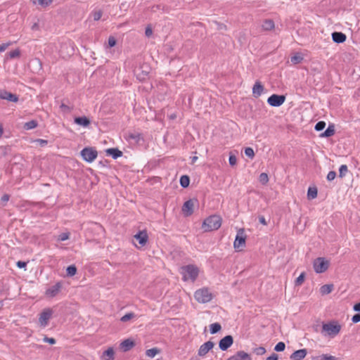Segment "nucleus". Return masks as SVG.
<instances>
[{
  "mask_svg": "<svg viewBox=\"0 0 360 360\" xmlns=\"http://www.w3.org/2000/svg\"><path fill=\"white\" fill-rule=\"evenodd\" d=\"M0 99L5 100L11 103L18 101V96L6 90H0Z\"/></svg>",
  "mask_w": 360,
  "mask_h": 360,
  "instance_id": "obj_10",
  "label": "nucleus"
},
{
  "mask_svg": "<svg viewBox=\"0 0 360 360\" xmlns=\"http://www.w3.org/2000/svg\"><path fill=\"white\" fill-rule=\"evenodd\" d=\"M114 350L112 347L108 348L105 351L101 356L102 360H113Z\"/></svg>",
  "mask_w": 360,
  "mask_h": 360,
  "instance_id": "obj_22",
  "label": "nucleus"
},
{
  "mask_svg": "<svg viewBox=\"0 0 360 360\" xmlns=\"http://www.w3.org/2000/svg\"><path fill=\"white\" fill-rule=\"evenodd\" d=\"M81 155L86 162H91L97 157V151L91 148H85L81 151Z\"/></svg>",
  "mask_w": 360,
  "mask_h": 360,
  "instance_id": "obj_7",
  "label": "nucleus"
},
{
  "mask_svg": "<svg viewBox=\"0 0 360 360\" xmlns=\"http://www.w3.org/2000/svg\"><path fill=\"white\" fill-rule=\"evenodd\" d=\"M317 196V189L316 188H309L307 192V197L309 199H314Z\"/></svg>",
  "mask_w": 360,
  "mask_h": 360,
  "instance_id": "obj_34",
  "label": "nucleus"
},
{
  "mask_svg": "<svg viewBox=\"0 0 360 360\" xmlns=\"http://www.w3.org/2000/svg\"><path fill=\"white\" fill-rule=\"evenodd\" d=\"M32 63L36 70L39 71L42 69V63H41V61L39 58H34L32 61Z\"/></svg>",
  "mask_w": 360,
  "mask_h": 360,
  "instance_id": "obj_33",
  "label": "nucleus"
},
{
  "mask_svg": "<svg viewBox=\"0 0 360 360\" xmlns=\"http://www.w3.org/2000/svg\"><path fill=\"white\" fill-rule=\"evenodd\" d=\"M214 342H212L211 341H208V342L204 343V351L205 350L206 352H208L209 350L212 349L214 347Z\"/></svg>",
  "mask_w": 360,
  "mask_h": 360,
  "instance_id": "obj_49",
  "label": "nucleus"
},
{
  "mask_svg": "<svg viewBox=\"0 0 360 360\" xmlns=\"http://www.w3.org/2000/svg\"><path fill=\"white\" fill-rule=\"evenodd\" d=\"M325 127H326L325 122L320 121L318 123H316V124L315 125L314 129H315L316 131H319L323 130L325 128Z\"/></svg>",
  "mask_w": 360,
  "mask_h": 360,
  "instance_id": "obj_47",
  "label": "nucleus"
},
{
  "mask_svg": "<svg viewBox=\"0 0 360 360\" xmlns=\"http://www.w3.org/2000/svg\"><path fill=\"white\" fill-rule=\"evenodd\" d=\"M233 343V338L231 335H226L219 342V347L221 350H227Z\"/></svg>",
  "mask_w": 360,
  "mask_h": 360,
  "instance_id": "obj_12",
  "label": "nucleus"
},
{
  "mask_svg": "<svg viewBox=\"0 0 360 360\" xmlns=\"http://www.w3.org/2000/svg\"><path fill=\"white\" fill-rule=\"evenodd\" d=\"M348 171V169H347V166L345 165H342L340 166V169H339V175L340 177H343L346 173Z\"/></svg>",
  "mask_w": 360,
  "mask_h": 360,
  "instance_id": "obj_46",
  "label": "nucleus"
},
{
  "mask_svg": "<svg viewBox=\"0 0 360 360\" xmlns=\"http://www.w3.org/2000/svg\"><path fill=\"white\" fill-rule=\"evenodd\" d=\"M145 34H146V37H151L153 34L152 29L150 27H146V30H145Z\"/></svg>",
  "mask_w": 360,
  "mask_h": 360,
  "instance_id": "obj_57",
  "label": "nucleus"
},
{
  "mask_svg": "<svg viewBox=\"0 0 360 360\" xmlns=\"http://www.w3.org/2000/svg\"><path fill=\"white\" fill-rule=\"evenodd\" d=\"M353 309L355 311H360V302L354 305Z\"/></svg>",
  "mask_w": 360,
  "mask_h": 360,
  "instance_id": "obj_64",
  "label": "nucleus"
},
{
  "mask_svg": "<svg viewBox=\"0 0 360 360\" xmlns=\"http://www.w3.org/2000/svg\"><path fill=\"white\" fill-rule=\"evenodd\" d=\"M108 44L109 47H114L117 44V40L114 37H110L108 39Z\"/></svg>",
  "mask_w": 360,
  "mask_h": 360,
  "instance_id": "obj_50",
  "label": "nucleus"
},
{
  "mask_svg": "<svg viewBox=\"0 0 360 360\" xmlns=\"http://www.w3.org/2000/svg\"><path fill=\"white\" fill-rule=\"evenodd\" d=\"M303 60V57L300 54H296L290 58V61L293 64H298Z\"/></svg>",
  "mask_w": 360,
  "mask_h": 360,
  "instance_id": "obj_36",
  "label": "nucleus"
},
{
  "mask_svg": "<svg viewBox=\"0 0 360 360\" xmlns=\"http://www.w3.org/2000/svg\"><path fill=\"white\" fill-rule=\"evenodd\" d=\"M102 16V12L101 11H97L94 13V20L95 21H98L101 18Z\"/></svg>",
  "mask_w": 360,
  "mask_h": 360,
  "instance_id": "obj_54",
  "label": "nucleus"
},
{
  "mask_svg": "<svg viewBox=\"0 0 360 360\" xmlns=\"http://www.w3.org/2000/svg\"><path fill=\"white\" fill-rule=\"evenodd\" d=\"M254 352L257 355H263L266 353V349L263 347H259L254 349Z\"/></svg>",
  "mask_w": 360,
  "mask_h": 360,
  "instance_id": "obj_48",
  "label": "nucleus"
},
{
  "mask_svg": "<svg viewBox=\"0 0 360 360\" xmlns=\"http://www.w3.org/2000/svg\"><path fill=\"white\" fill-rule=\"evenodd\" d=\"M55 0H30L33 8L37 10H46L54 4Z\"/></svg>",
  "mask_w": 360,
  "mask_h": 360,
  "instance_id": "obj_6",
  "label": "nucleus"
},
{
  "mask_svg": "<svg viewBox=\"0 0 360 360\" xmlns=\"http://www.w3.org/2000/svg\"><path fill=\"white\" fill-rule=\"evenodd\" d=\"M52 315V310L51 309H46L41 312L39 319V323L41 326H46L48 323L49 319Z\"/></svg>",
  "mask_w": 360,
  "mask_h": 360,
  "instance_id": "obj_13",
  "label": "nucleus"
},
{
  "mask_svg": "<svg viewBox=\"0 0 360 360\" xmlns=\"http://www.w3.org/2000/svg\"><path fill=\"white\" fill-rule=\"evenodd\" d=\"M195 299L199 302H202V290H198L195 292L194 295Z\"/></svg>",
  "mask_w": 360,
  "mask_h": 360,
  "instance_id": "obj_42",
  "label": "nucleus"
},
{
  "mask_svg": "<svg viewBox=\"0 0 360 360\" xmlns=\"http://www.w3.org/2000/svg\"><path fill=\"white\" fill-rule=\"evenodd\" d=\"M77 273V268L75 265H71V266H69L68 268H67V274L68 276H73L76 274Z\"/></svg>",
  "mask_w": 360,
  "mask_h": 360,
  "instance_id": "obj_37",
  "label": "nucleus"
},
{
  "mask_svg": "<svg viewBox=\"0 0 360 360\" xmlns=\"http://www.w3.org/2000/svg\"><path fill=\"white\" fill-rule=\"evenodd\" d=\"M107 153L112 155L114 158L122 156V153L116 148H109L107 150Z\"/></svg>",
  "mask_w": 360,
  "mask_h": 360,
  "instance_id": "obj_28",
  "label": "nucleus"
},
{
  "mask_svg": "<svg viewBox=\"0 0 360 360\" xmlns=\"http://www.w3.org/2000/svg\"><path fill=\"white\" fill-rule=\"evenodd\" d=\"M134 317H135V314L134 313L131 312V313H128V314H125L124 316H123L120 320L122 322H127Z\"/></svg>",
  "mask_w": 360,
  "mask_h": 360,
  "instance_id": "obj_43",
  "label": "nucleus"
},
{
  "mask_svg": "<svg viewBox=\"0 0 360 360\" xmlns=\"http://www.w3.org/2000/svg\"><path fill=\"white\" fill-rule=\"evenodd\" d=\"M264 86L259 81H257L252 87V94L255 98H258L261 96L264 91Z\"/></svg>",
  "mask_w": 360,
  "mask_h": 360,
  "instance_id": "obj_15",
  "label": "nucleus"
},
{
  "mask_svg": "<svg viewBox=\"0 0 360 360\" xmlns=\"http://www.w3.org/2000/svg\"><path fill=\"white\" fill-rule=\"evenodd\" d=\"M304 278H305V274L304 273H302L295 280V285H301L304 281Z\"/></svg>",
  "mask_w": 360,
  "mask_h": 360,
  "instance_id": "obj_44",
  "label": "nucleus"
},
{
  "mask_svg": "<svg viewBox=\"0 0 360 360\" xmlns=\"http://www.w3.org/2000/svg\"><path fill=\"white\" fill-rule=\"evenodd\" d=\"M61 288H62V283L58 282L55 285L49 287L46 290V295L48 297H51V298L54 297L60 292Z\"/></svg>",
  "mask_w": 360,
  "mask_h": 360,
  "instance_id": "obj_11",
  "label": "nucleus"
},
{
  "mask_svg": "<svg viewBox=\"0 0 360 360\" xmlns=\"http://www.w3.org/2000/svg\"><path fill=\"white\" fill-rule=\"evenodd\" d=\"M43 340L44 342H48L51 345H54L56 343V340L53 338L44 337Z\"/></svg>",
  "mask_w": 360,
  "mask_h": 360,
  "instance_id": "obj_53",
  "label": "nucleus"
},
{
  "mask_svg": "<svg viewBox=\"0 0 360 360\" xmlns=\"http://www.w3.org/2000/svg\"><path fill=\"white\" fill-rule=\"evenodd\" d=\"M336 176V173L334 172V171H330L328 172V175H327V179L328 181H333V179H335Z\"/></svg>",
  "mask_w": 360,
  "mask_h": 360,
  "instance_id": "obj_52",
  "label": "nucleus"
},
{
  "mask_svg": "<svg viewBox=\"0 0 360 360\" xmlns=\"http://www.w3.org/2000/svg\"><path fill=\"white\" fill-rule=\"evenodd\" d=\"M10 43H4L0 44V53L5 51L9 46Z\"/></svg>",
  "mask_w": 360,
  "mask_h": 360,
  "instance_id": "obj_55",
  "label": "nucleus"
},
{
  "mask_svg": "<svg viewBox=\"0 0 360 360\" xmlns=\"http://www.w3.org/2000/svg\"><path fill=\"white\" fill-rule=\"evenodd\" d=\"M134 238L139 241L141 246H144L148 240V235L146 231H140L134 236Z\"/></svg>",
  "mask_w": 360,
  "mask_h": 360,
  "instance_id": "obj_16",
  "label": "nucleus"
},
{
  "mask_svg": "<svg viewBox=\"0 0 360 360\" xmlns=\"http://www.w3.org/2000/svg\"><path fill=\"white\" fill-rule=\"evenodd\" d=\"M69 237H70L69 233H63L58 236V239L59 240L63 241V240H68L69 238Z\"/></svg>",
  "mask_w": 360,
  "mask_h": 360,
  "instance_id": "obj_51",
  "label": "nucleus"
},
{
  "mask_svg": "<svg viewBox=\"0 0 360 360\" xmlns=\"http://www.w3.org/2000/svg\"><path fill=\"white\" fill-rule=\"evenodd\" d=\"M311 360H341L340 358L329 354H322L321 355L312 356Z\"/></svg>",
  "mask_w": 360,
  "mask_h": 360,
  "instance_id": "obj_19",
  "label": "nucleus"
},
{
  "mask_svg": "<svg viewBox=\"0 0 360 360\" xmlns=\"http://www.w3.org/2000/svg\"><path fill=\"white\" fill-rule=\"evenodd\" d=\"M217 29L219 30H226V25L223 23H217Z\"/></svg>",
  "mask_w": 360,
  "mask_h": 360,
  "instance_id": "obj_60",
  "label": "nucleus"
},
{
  "mask_svg": "<svg viewBox=\"0 0 360 360\" xmlns=\"http://www.w3.org/2000/svg\"><path fill=\"white\" fill-rule=\"evenodd\" d=\"M134 346V342L130 339H127L122 342L120 345V349L123 352H127L130 350Z\"/></svg>",
  "mask_w": 360,
  "mask_h": 360,
  "instance_id": "obj_18",
  "label": "nucleus"
},
{
  "mask_svg": "<svg viewBox=\"0 0 360 360\" xmlns=\"http://www.w3.org/2000/svg\"><path fill=\"white\" fill-rule=\"evenodd\" d=\"M160 353V350L159 349L156 348V347H154V348H152V349H147L146 352V355L148 357L153 358L157 354H158Z\"/></svg>",
  "mask_w": 360,
  "mask_h": 360,
  "instance_id": "obj_27",
  "label": "nucleus"
},
{
  "mask_svg": "<svg viewBox=\"0 0 360 360\" xmlns=\"http://www.w3.org/2000/svg\"><path fill=\"white\" fill-rule=\"evenodd\" d=\"M333 41L335 43H343L346 40V35L342 32H334L332 34Z\"/></svg>",
  "mask_w": 360,
  "mask_h": 360,
  "instance_id": "obj_17",
  "label": "nucleus"
},
{
  "mask_svg": "<svg viewBox=\"0 0 360 360\" xmlns=\"http://www.w3.org/2000/svg\"><path fill=\"white\" fill-rule=\"evenodd\" d=\"M234 356L237 360H251L250 355L243 351L238 352Z\"/></svg>",
  "mask_w": 360,
  "mask_h": 360,
  "instance_id": "obj_26",
  "label": "nucleus"
},
{
  "mask_svg": "<svg viewBox=\"0 0 360 360\" xmlns=\"http://www.w3.org/2000/svg\"><path fill=\"white\" fill-rule=\"evenodd\" d=\"M285 101V96L284 95L273 94L269 96L267 99L268 103L271 106L278 107L281 105Z\"/></svg>",
  "mask_w": 360,
  "mask_h": 360,
  "instance_id": "obj_9",
  "label": "nucleus"
},
{
  "mask_svg": "<svg viewBox=\"0 0 360 360\" xmlns=\"http://www.w3.org/2000/svg\"><path fill=\"white\" fill-rule=\"evenodd\" d=\"M278 354L273 353L270 356L267 357L266 360H278Z\"/></svg>",
  "mask_w": 360,
  "mask_h": 360,
  "instance_id": "obj_59",
  "label": "nucleus"
},
{
  "mask_svg": "<svg viewBox=\"0 0 360 360\" xmlns=\"http://www.w3.org/2000/svg\"><path fill=\"white\" fill-rule=\"evenodd\" d=\"M259 222H260L262 224H263V225H264V226H266V225L267 224V223H266V219H265L264 217H263V216H260V217H259Z\"/></svg>",
  "mask_w": 360,
  "mask_h": 360,
  "instance_id": "obj_62",
  "label": "nucleus"
},
{
  "mask_svg": "<svg viewBox=\"0 0 360 360\" xmlns=\"http://www.w3.org/2000/svg\"><path fill=\"white\" fill-rule=\"evenodd\" d=\"M10 58H18L20 56V50L19 48H15L11 51L8 53Z\"/></svg>",
  "mask_w": 360,
  "mask_h": 360,
  "instance_id": "obj_30",
  "label": "nucleus"
},
{
  "mask_svg": "<svg viewBox=\"0 0 360 360\" xmlns=\"http://www.w3.org/2000/svg\"><path fill=\"white\" fill-rule=\"evenodd\" d=\"M352 321L353 323L360 322V314H356L354 315L352 318Z\"/></svg>",
  "mask_w": 360,
  "mask_h": 360,
  "instance_id": "obj_56",
  "label": "nucleus"
},
{
  "mask_svg": "<svg viewBox=\"0 0 360 360\" xmlns=\"http://www.w3.org/2000/svg\"><path fill=\"white\" fill-rule=\"evenodd\" d=\"M221 329V326L219 323H212L210 326V330L211 334H215L220 331Z\"/></svg>",
  "mask_w": 360,
  "mask_h": 360,
  "instance_id": "obj_29",
  "label": "nucleus"
},
{
  "mask_svg": "<svg viewBox=\"0 0 360 360\" xmlns=\"http://www.w3.org/2000/svg\"><path fill=\"white\" fill-rule=\"evenodd\" d=\"M229 162L231 167H234L237 164V158L232 153H230L229 154Z\"/></svg>",
  "mask_w": 360,
  "mask_h": 360,
  "instance_id": "obj_38",
  "label": "nucleus"
},
{
  "mask_svg": "<svg viewBox=\"0 0 360 360\" xmlns=\"http://www.w3.org/2000/svg\"><path fill=\"white\" fill-rule=\"evenodd\" d=\"M37 126V122L35 120H32L25 124V128L26 129H32Z\"/></svg>",
  "mask_w": 360,
  "mask_h": 360,
  "instance_id": "obj_39",
  "label": "nucleus"
},
{
  "mask_svg": "<svg viewBox=\"0 0 360 360\" xmlns=\"http://www.w3.org/2000/svg\"><path fill=\"white\" fill-rule=\"evenodd\" d=\"M17 266L19 267V268H23L26 266V263L25 262H22V261H18L17 262Z\"/></svg>",
  "mask_w": 360,
  "mask_h": 360,
  "instance_id": "obj_63",
  "label": "nucleus"
},
{
  "mask_svg": "<svg viewBox=\"0 0 360 360\" xmlns=\"http://www.w3.org/2000/svg\"><path fill=\"white\" fill-rule=\"evenodd\" d=\"M34 142L39 143L41 146H44L47 143V141L44 139H37L34 141Z\"/></svg>",
  "mask_w": 360,
  "mask_h": 360,
  "instance_id": "obj_61",
  "label": "nucleus"
},
{
  "mask_svg": "<svg viewBox=\"0 0 360 360\" xmlns=\"http://www.w3.org/2000/svg\"><path fill=\"white\" fill-rule=\"evenodd\" d=\"M31 30L32 31H38L39 30V24L38 22H34L31 25Z\"/></svg>",
  "mask_w": 360,
  "mask_h": 360,
  "instance_id": "obj_58",
  "label": "nucleus"
},
{
  "mask_svg": "<svg viewBox=\"0 0 360 360\" xmlns=\"http://www.w3.org/2000/svg\"><path fill=\"white\" fill-rule=\"evenodd\" d=\"M335 134V127L333 124L329 125L326 130L320 134V137H330Z\"/></svg>",
  "mask_w": 360,
  "mask_h": 360,
  "instance_id": "obj_25",
  "label": "nucleus"
},
{
  "mask_svg": "<svg viewBox=\"0 0 360 360\" xmlns=\"http://www.w3.org/2000/svg\"><path fill=\"white\" fill-rule=\"evenodd\" d=\"M259 181L262 185H266L269 182L268 174L266 173L260 174Z\"/></svg>",
  "mask_w": 360,
  "mask_h": 360,
  "instance_id": "obj_35",
  "label": "nucleus"
},
{
  "mask_svg": "<svg viewBox=\"0 0 360 360\" xmlns=\"http://www.w3.org/2000/svg\"><path fill=\"white\" fill-rule=\"evenodd\" d=\"M333 288L334 286L333 284L323 285L320 288V293L322 295H328L333 291Z\"/></svg>",
  "mask_w": 360,
  "mask_h": 360,
  "instance_id": "obj_23",
  "label": "nucleus"
},
{
  "mask_svg": "<svg viewBox=\"0 0 360 360\" xmlns=\"http://www.w3.org/2000/svg\"><path fill=\"white\" fill-rule=\"evenodd\" d=\"M190 183V179L187 175H184L180 179V184L183 188L188 186Z\"/></svg>",
  "mask_w": 360,
  "mask_h": 360,
  "instance_id": "obj_31",
  "label": "nucleus"
},
{
  "mask_svg": "<svg viewBox=\"0 0 360 360\" xmlns=\"http://www.w3.org/2000/svg\"><path fill=\"white\" fill-rule=\"evenodd\" d=\"M72 106L69 103H62L60 106V110L61 111H71L72 110Z\"/></svg>",
  "mask_w": 360,
  "mask_h": 360,
  "instance_id": "obj_40",
  "label": "nucleus"
},
{
  "mask_svg": "<svg viewBox=\"0 0 360 360\" xmlns=\"http://www.w3.org/2000/svg\"><path fill=\"white\" fill-rule=\"evenodd\" d=\"M246 236L243 229H240L238 231L236 236L233 247L237 251H240L245 245Z\"/></svg>",
  "mask_w": 360,
  "mask_h": 360,
  "instance_id": "obj_5",
  "label": "nucleus"
},
{
  "mask_svg": "<svg viewBox=\"0 0 360 360\" xmlns=\"http://www.w3.org/2000/svg\"><path fill=\"white\" fill-rule=\"evenodd\" d=\"M214 297V295H213L212 292H211L207 289H204V303L211 301Z\"/></svg>",
  "mask_w": 360,
  "mask_h": 360,
  "instance_id": "obj_32",
  "label": "nucleus"
},
{
  "mask_svg": "<svg viewBox=\"0 0 360 360\" xmlns=\"http://www.w3.org/2000/svg\"><path fill=\"white\" fill-rule=\"evenodd\" d=\"M221 225V217L218 215H212L204 220V231L217 230Z\"/></svg>",
  "mask_w": 360,
  "mask_h": 360,
  "instance_id": "obj_2",
  "label": "nucleus"
},
{
  "mask_svg": "<svg viewBox=\"0 0 360 360\" xmlns=\"http://www.w3.org/2000/svg\"><path fill=\"white\" fill-rule=\"evenodd\" d=\"M75 123L78 124V125H79V126H82V127H88L89 125L90 120H89V119H88L85 116L76 117L75 118Z\"/></svg>",
  "mask_w": 360,
  "mask_h": 360,
  "instance_id": "obj_21",
  "label": "nucleus"
},
{
  "mask_svg": "<svg viewBox=\"0 0 360 360\" xmlns=\"http://www.w3.org/2000/svg\"><path fill=\"white\" fill-rule=\"evenodd\" d=\"M341 329L342 326L338 321H331L323 323L321 333L325 337L333 338L340 333Z\"/></svg>",
  "mask_w": 360,
  "mask_h": 360,
  "instance_id": "obj_1",
  "label": "nucleus"
},
{
  "mask_svg": "<svg viewBox=\"0 0 360 360\" xmlns=\"http://www.w3.org/2000/svg\"><path fill=\"white\" fill-rule=\"evenodd\" d=\"M197 205V200L195 199H191L184 204L182 207V212L185 216H189L193 214L195 207Z\"/></svg>",
  "mask_w": 360,
  "mask_h": 360,
  "instance_id": "obj_8",
  "label": "nucleus"
},
{
  "mask_svg": "<svg viewBox=\"0 0 360 360\" xmlns=\"http://www.w3.org/2000/svg\"><path fill=\"white\" fill-rule=\"evenodd\" d=\"M307 352L306 349H301L294 352L290 355V359L292 360H302L305 358L307 356Z\"/></svg>",
  "mask_w": 360,
  "mask_h": 360,
  "instance_id": "obj_14",
  "label": "nucleus"
},
{
  "mask_svg": "<svg viewBox=\"0 0 360 360\" xmlns=\"http://www.w3.org/2000/svg\"><path fill=\"white\" fill-rule=\"evenodd\" d=\"M181 274L184 281H194L198 275V270L193 265H188L181 268Z\"/></svg>",
  "mask_w": 360,
  "mask_h": 360,
  "instance_id": "obj_3",
  "label": "nucleus"
},
{
  "mask_svg": "<svg viewBox=\"0 0 360 360\" xmlns=\"http://www.w3.org/2000/svg\"><path fill=\"white\" fill-rule=\"evenodd\" d=\"M330 266V260L325 257H318L313 262V268L316 274H321L327 271Z\"/></svg>",
  "mask_w": 360,
  "mask_h": 360,
  "instance_id": "obj_4",
  "label": "nucleus"
},
{
  "mask_svg": "<svg viewBox=\"0 0 360 360\" xmlns=\"http://www.w3.org/2000/svg\"><path fill=\"white\" fill-rule=\"evenodd\" d=\"M285 348V345L283 342L277 343L274 347V350L276 352H283Z\"/></svg>",
  "mask_w": 360,
  "mask_h": 360,
  "instance_id": "obj_45",
  "label": "nucleus"
},
{
  "mask_svg": "<svg viewBox=\"0 0 360 360\" xmlns=\"http://www.w3.org/2000/svg\"><path fill=\"white\" fill-rule=\"evenodd\" d=\"M275 27V24L273 20L266 19L263 21L262 29L264 31H271Z\"/></svg>",
  "mask_w": 360,
  "mask_h": 360,
  "instance_id": "obj_20",
  "label": "nucleus"
},
{
  "mask_svg": "<svg viewBox=\"0 0 360 360\" xmlns=\"http://www.w3.org/2000/svg\"><path fill=\"white\" fill-rule=\"evenodd\" d=\"M127 139L133 141L134 143H139L143 139L139 133H130L127 135Z\"/></svg>",
  "mask_w": 360,
  "mask_h": 360,
  "instance_id": "obj_24",
  "label": "nucleus"
},
{
  "mask_svg": "<svg viewBox=\"0 0 360 360\" xmlns=\"http://www.w3.org/2000/svg\"><path fill=\"white\" fill-rule=\"evenodd\" d=\"M245 154L246 156H248V158H250L251 159H252L255 157L254 150L250 147H248V148H245Z\"/></svg>",
  "mask_w": 360,
  "mask_h": 360,
  "instance_id": "obj_41",
  "label": "nucleus"
}]
</instances>
